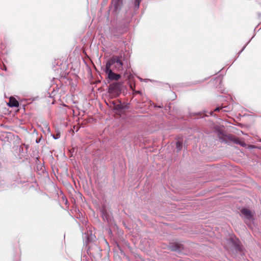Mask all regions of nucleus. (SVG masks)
Instances as JSON below:
<instances>
[{"mask_svg": "<svg viewBox=\"0 0 261 261\" xmlns=\"http://www.w3.org/2000/svg\"><path fill=\"white\" fill-rule=\"evenodd\" d=\"M8 105L10 107H17L19 106L18 101L14 97H12L10 98Z\"/></svg>", "mask_w": 261, "mask_h": 261, "instance_id": "6", "label": "nucleus"}, {"mask_svg": "<svg viewBox=\"0 0 261 261\" xmlns=\"http://www.w3.org/2000/svg\"><path fill=\"white\" fill-rule=\"evenodd\" d=\"M241 213L243 215H244L247 219H250L252 218L251 212L246 208H243L241 210Z\"/></svg>", "mask_w": 261, "mask_h": 261, "instance_id": "7", "label": "nucleus"}, {"mask_svg": "<svg viewBox=\"0 0 261 261\" xmlns=\"http://www.w3.org/2000/svg\"><path fill=\"white\" fill-rule=\"evenodd\" d=\"M170 247L171 248V249L174 251H176L179 249V247L178 245H176L175 247L174 248L172 246H170Z\"/></svg>", "mask_w": 261, "mask_h": 261, "instance_id": "14", "label": "nucleus"}, {"mask_svg": "<svg viewBox=\"0 0 261 261\" xmlns=\"http://www.w3.org/2000/svg\"><path fill=\"white\" fill-rule=\"evenodd\" d=\"M112 33H114V31L113 30H112Z\"/></svg>", "mask_w": 261, "mask_h": 261, "instance_id": "18", "label": "nucleus"}, {"mask_svg": "<svg viewBox=\"0 0 261 261\" xmlns=\"http://www.w3.org/2000/svg\"><path fill=\"white\" fill-rule=\"evenodd\" d=\"M213 113V112H211V115H212Z\"/></svg>", "mask_w": 261, "mask_h": 261, "instance_id": "19", "label": "nucleus"}, {"mask_svg": "<svg viewBox=\"0 0 261 261\" xmlns=\"http://www.w3.org/2000/svg\"><path fill=\"white\" fill-rule=\"evenodd\" d=\"M135 93H136V94H141V92L140 91H135Z\"/></svg>", "mask_w": 261, "mask_h": 261, "instance_id": "16", "label": "nucleus"}, {"mask_svg": "<svg viewBox=\"0 0 261 261\" xmlns=\"http://www.w3.org/2000/svg\"><path fill=\"white\" fill-rule=\"evenodd\" d=\"M176 147L177 150H180L182 148V143L179 141H177L176 144Z\"/></svg>", "mask_w": 261, "mask_h": 261, "instance_id": "9", "label": "nucleus"}, {"mask_svg": "<svg viewBox=\"0 0 261 261\" xmlns=\"http://www.w3.org/2000/svg\"><path fill=\"white\" fill-rule=\"evenodd\" d=\"M227 108V107H223V106H222L221 107H217L214 110V112L220 111V110L221 111V110H222L223 108Z\"/></svg>", "mask_w": 261, "mask_h": 261, "instance_id": "13", "label": "nucleus"}, {"mask_svg": "<svg viewBox=\"0 0 261 261\" xmlns=\"http://www.w3.org/2000/svg\"><path fill=\"white\" fill-rule=\"evenodd\" d=\"M105 72L107 75V79L110 81H118L121 77L120 74L115 73L111 68L108 69V68L106 67Z\"/></svg>", "mask_w": 261, "mask_h": 261, "instance_id": "3", "label": "nucleus"}, {"mask_svg": "<svg viewBox=\"0 0 261 261\" xmlns=\"http://www.w3.org/2000/svg\"><path fill=\"white\" fill-rule=\"evenodd\" d=\"M39 142V140H36V143H38Z\"/></svg>", "mask_w": 261, "mask_h": 261, "instance_id": "17", "label": "nucleus"}, {"mask_svg": "<svg viewBox=\"0 0 261 261\" xmlns=\"http://www.w3.org/2000/svg\"><path fill=\"white\" fill-rule=\"evenodd\" d=\"M53 137L55 139H59L60 137V135L59 133H58L56 135H53Z\"/></svg>", "mask_w": 261, "mask_h": 261, "instance_id": "15", "label": "nucleus"}, {"mask_svg": "<svg viewBox=\"0 0 261 261\" xmlns=\"http://www.w3.org/2000/svg\"><path fill=\"white\" fill-rule=\"evenodd\" d=\"M113 104L114 105V109L117 110H120L123 109V107L121 106L120 102H118L117 103L116 102H114L113 101Z\"/></svg>", "mask_w": 261, "mask_h": 261, "instance_id": "8", "label": "nucleus"}, {"mask_svg": "<svg viewBox=\"0 0 261 261\" xmlns=\"http://www.w3.org/2000/svg\"><path fill=\"white\" fill-rule=\"evenodd\" d=\"M122 83L115 82L110 84L109 86V92L114 95H118L121 92Z\"/></svg>", "mask_w": 261, "mask_h": 261, "instance_id": "2", "label": "nucleus"}, {"mask_svg": "<svg viewBox=\"0 0 261 261\" xmlns=\"http://www.w3.org/2000/svg\"><path fill=\"white\" fill-rule=\"evenodd\" d=\"M227 108H223L222 110H221V112H229L231 111V109L230 107L227 106Z\"/></svg>", "mask_w": 261, "mask_h": 261, "instance_id": "12", "label": "nucleus"}, {"mask_svg": "<svg viewBox=\"0 0 261 261\" xmlns=\"http://www.w3.org/2000/svg\"><path fill=\"white\" fill-rule=\"evenodd\" d=\"M62 199L63 200V202H64V203L66 204L67 207H68V200L66 197L65 196H62Z\"/></svg>", "mask_w": 261, "mask_h": 261, "instance_id": "11", "label": "nucleus"}, {"mask_svg": "<svg viewBox=\"0 0 261 261\" xmlns=\"http://www.w3.org/2000/svg\"><path fill=\"white\" fill-rule=\"evenodd\" d=\"M123 62L122 56H113L106 63V67L111 68L114 71H122Z\"/></svg>", "mask_w": 261, "mask_h": 261, "instance_id": "1", "label": "nucleus"}, {"mask_svg": "<svg viewBox=\"0 0 261 261\" xmlns=\"http://www.w3.org/2000/svg\"><path fill=\"white\" fill-rule=\"evenodd\" d=\"M141 2V0H135V6L137 9L139 8Z\"/></svg>", "mask_w": 261, "mask_h": 261, "instance_id": "10", "label": "nucleus"}, {"mask_svg": "<svg viewBox=\"0 0 261 261\" xmlns=\"http://www.w3.org/2000/svg\"><path fill=\"white\" fill-rule=\"evenodd\" d=\"M227 138L229 140L231 141L236 144H239L243 147L246 146V143L240 140V139L238 138L235 137L232 135L230 134L227 136Z\"/></svg>", "mask_w": 261, "mask_h": 261, "instance_id": "4", "label": "nucleus"}, {"mask_svg": "<svg viewBox=\"0 0 261 261\" xmlns=\"http://www.w3.org/2000/svg\"><path fill=\"white\" fill-rule=\"evenodd\" d=\"M123 0H112V5L115 12L119 10L122 5Z\"/></svg>", "mask_w": 261, "mask_h": 261, "instance_id": "5", "label": "nucleus"}]
</instances>
